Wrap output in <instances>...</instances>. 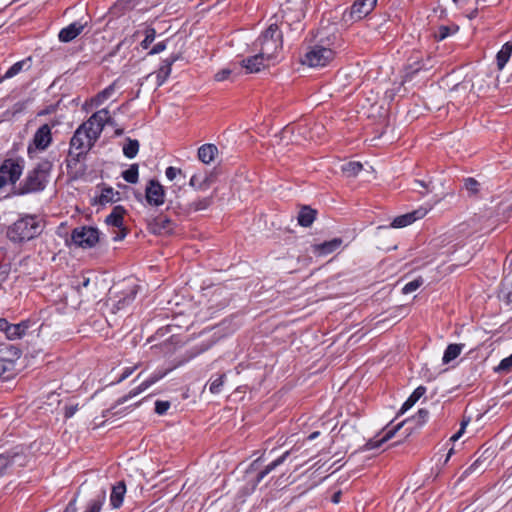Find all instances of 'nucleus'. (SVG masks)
I'll return each instance as SVG.
<instances>
[{"mask_svg":"<svg viewBox=\"0 0 512 512\" xmlns=\"http://www.w3.org/2000/svg\"><path fill=\"white\" fill-rule=\"evenodd\" d=\"M106 501V491L101 490L95 497L87 503L85 512H100Z\"/></svg>","mask_w":512,"mask_h":512,"instance_id":"obj_29","label":"nucleus"},{"mask_svg":"<svg viewBox=\"0 0 512 512\" xmlns=\"http://www.w3.org/2000/svg\"><path fill=\"white\" fill-rule=\"evenodd\" d=\"M213 182L214 175L212 173L204 172L192 175L189 180V185L195 190L205 191L212 185Z\"/></svg>","mask_w":512,"mask_h":512,"instance_id":"obj_16","label":"nucleus"},{"mask_svg":"<svg viewBox=\"0 0 512 512\" xmlns=\"http://www.w3.org/2000/svg\"><path fill=\"white\" fill-rule=\"evenodd\" d=\"M512 55V42L504 43L496 55V63L499 70L504 69Z\"/></svg>","mask_w":512,"mask_h":512,"instance_id":"obj_27","label":"nucleus"},{"mask_svg":"<svg viewBox=\"0 0 512 512\" xmlns=\"http://www.w3.org/2000/svg\"><path fill=\"white\" fill-rule=\"evenodd\" d=\"M463 348L464 344H449L444 351L442 362L444 364L450 363L461 354Z\"/></svg>","mask_w":512,"mask_h":512,"instance_id":"obj_30","label":"nucleus"},{"mask_svg":"<svg viewBox=\"0 0 512 512\" xmlns=\"http://www.w3.org/2000/svg\"><path fill=\"white\" fill-rule=\"evenodd\" d=\"M32 322L30 320H23L17 324H10L6 337L9 340L20 339L26 335L27 330L31 327Z\"/></svg>","mask_w":512,"mask_h":512,"instance_id":"obj_23","label":"nucleus"},{"mask_svg":"<svg viewBox=\"0 0 512 512\" xmlns=\"http://www.w3.org/2000/svg\"><path fill=\"white\" fill-rule=\"evenodd\" d=\"M333 57L334 52L332 49L315 45L305 53L302 63L312 68L324 67Z\"/></svg>","mask_w":512,"mask_h":512,"instance_id":"obj_7","label":"nucleus"},{"mask_svg":"<svg viewBox=\"0 0 512 512\" xmlns=\"http://www.w3.org/2000/svg\"><path fill=\"white\" fill-rule=\"evenodd\" d=\"M86 24L75 21L68 26L62 28L58 34L60 42L68 43L74 40L78 35L82 33Z\"/></svg>","mask_w":512,"mask_h":512,"instance_id":"obj_15","label":"nucleus"},{"mask_svg":"<svg viewBox=\"0 0 512 512\" xmlns=\"http://www.w3.org/2000/svg\"><path fill=\"white\" fill-rule=\"evenodd\" d=\"M266 58L260 53L250 56L241 61V66L246 69L247 73H257L265 67Z\"/></svg>","mask_w":512,"mask_h":512,"instance_id":"obj_20","label":"nucleus"},{"mask_svg":"<svg viewBox=\"0 0 512 512\" xmlns=\"http://www.w3.org/2000/svg\"><path fill=\"white\" fill-rule=\"evenodd\" d=\"M10 270H11L10 264H0V287L8 279Z\"/></svg>","mask_w":512,"mask_h":512,"instance_id":"obj_49","label":"nucleus"},{"mask_svg":"<svg viewBox=\"0 0 512 512\" xmlns=\"http://www.w3.org/2000/svg\"><path fill=\"white\" fill-rule=\"evenodd\" d=\"M319 435H320V432H319V431L312 432V433L307 437V440H308V441H312V440L316 439Z\"/></svg>","mask_w":512,"mask_h":512,"instance_id":"obj_64","label":"nucleus"},{"mask_svg":"<svg viewBox=\"0 0 512 512\" xmlns=\"http://www.w3.org/2000/svg\"><path fill=\"white\" fill-rule=\"evenodd\" d=\"M136 368H137V366L124 368L121 376L114 383H120V382L124 381L125 379H127L135 371Z\"/></svg>","mask_w":512,"mask_h":512,"instance_id":"obj_55","label":"nucleus"},{"mask_svg":"<svg viewBox=\"0 0 512 512\" xmlns=\"http://www.w3.org/2000/svg\"><path fill=\"white\" fill-rule=\"evenodd\" d=\"M166 41H161L155 44L149 52V55H155L163 52L166 49Z\"/></svg>","mask_w":512,"mask_h":512,"instance_id":"obj_54","label":"nucleus"},{"mask_svg":"<svg viewBox=\"0 0 512 512\" xmlns=\"http://www.w3.org/2000/svg\"><path fill=\"white\" fill-rule=\"evenodd\" d=\"M44 229L42 218L36 214H21L7 229L13 243H24L38 237Z\"/></svg>","mask_w":512,"mask_h":512,"instance_id":"obj_1","label":"nucleus"},{"mask_svg":"<svg viewBox=\"0 0 512 512\" xmlns=\"http://www.w3.org/2000/svg\"><path fill=\"white\" fill-rule=\"evenodd\" d=\"M10 323L5 318H0V332H4L5 334L8 331Z\"/></svg>","mask_w":512,"mask_h":512,"instance_id":"obj_60","label":"nucleus"},{"mask_svg":"<svg viewBox=\"0 0 512 512\" xmlns=\"http://www.w3.org/2000/svg\"><path fill=\"white\" fill-rule=\"evenodd\" d=\"M342 244L341 238H334L320 244H315L312 251L317 256H326L336 251Z\"/></svg>","mask_w":512,"mask_h":512,"instance_id":"obj_18","label":"nucleus"},{"mask_svg":"<svg viewBox=\"0 0 512 512\" xmlns=\"http://www.w3.org/2000/svg\"><path fill=\"white\" fill-rule=\"evenodd\" d=\"M119 195V192L114 191L112 187H103L98 197V202L101 205L117 202L120 199Z\"/></svg>","mask_w":512,"mask_h":512,"instance_id":"obj_31","label":"nucleus"},{"mask_svg":"<svg viewBox=\"0 0 512 512\" xmlns=\"http://www.w3.org/2000/svg\"><path fill=\"white\" fill-rule=\"evenodd\" d=\"M316 214V210L303 206L297 216L298 224L302 227H310L316 219Z\"/></svg>","mask_w":512,"mask_h":512,"instance_id":"obj_26","label":"nucleus"},{"mask_svg":"<svg viewBox=\"0 0 512 512\" xmlns=\"http://www.w3.org/2000/svg\"><path fill=\"white\" fill-rule=\"evenodd\" d=\"M231 73H232V71L230 69L225 68V69L218 71L215 74L214 78L216 81L221 82V81L228 79L229 76L231 75Z\"/></svg>","mask_w":512,"mask_h":512,"instance_id":"obj_53","label":"nucleus"},{"mask_svg":"<svg viewBox=\"0 0 512 512\" xmlns=\"http://www.w3.org/2000/svg\"><path fill=\"white\" fill-rule=\"evenodd\" d=\"M448 30L449 29L447 27L440 28V35H439L440 40H442L448 36Z\"/></svg>","mask_w":512,"mask_h":512,"instance_id":"obj_63","label":"nucleus"},{"mask_svg":"<svg viewBox=\"0 0 512 512\" xmlns=\"http://www.w3.org/2000/svg\"><path fill=\"white\" fill-rule=\"evenodd\" d=\"M218 153V148L214 144H203L198 148V159L204 164L211 163L216 154Z\"/></svg>","mask_w":512,"mask_h":512,"instance_id":"obj_25","label":"nucleus"},{"mask_svg":"<svg viewBox=\"0 0 512 512\" xmlns=\"http://www.w3.org/2000/svg\"><path fill=\"white\" fill-rule=\"evenodd\" d=\"M53 162L49 159H42L27 173V176L20 184L19 194H29L43 191L50 178Z\"/></svg>","mask_w":512,"mask_h":512,"instance_id":"obj_2","label":"nucleus"},{"mask_svg":"<svg viewBox=\"0 0 512 512\" xmlns=\"http://www.w3.org/2000/svg\"><path fill=\"white\" fill-rule=\"evenodd\" d=\"M121 175L126 182L136 184L139 180L138 164H131L127 170L122 172Z\"/></svg>","mask_w":512,"mask_h":512,"instance_id":"obj_39","label":"nucleus"},{"mask_svg":"<svg viewBox=\"0 0 512 512\" xmlns=\"http://www.w3.org/2000/svg\"><path fill=\"white\" fill-rule=\"evenodd\" d=\"M125 494L126 484L124 481H119L112 486L110 494V505L113 509H118L122 506Z\"/></svg>","mask_w":512,"mask_h":512,"instance_id":"obj_21","label":"nucleus"},{"mask_svg":"<svg viewBox=\"0 0 512 512\" xmlns=\"http://www.w3.org/2000/svg\"><path fill=\"white\" fill-rule=\"evenodd\" d=\"M81 128H83V131L89 134L90 139H92L94 142L100 137L102 130L99 128V125H89V120L82 123L80 125Z\"/></svg>","mask_w":512,"mask_h":512,"instance_id":"obj_41","label":"nucleus"},{"mask_svg":"<svg viewBox=\"0 0 512 512\" xmlns=\"http://www.w3.org/2000/svg\"><path fill=\"white\" fill-rule=\"evenodd\" d=\"M178 57L171 55L161 62V66L156 72L157 87L162 86L172 71V65L177 61Z\"/></svg>","mask_w":512,"mask_h":512,"instance_id":"obj_17","label":"nucleus"},{"mask_svg":"<svg viewBox=\"0 0 512 512\" xmlns=\"http://www.w3.org/2000/svg\"><path fill=\"white\" fill-rule=\"evenodd\" d=\"M291 451H285L281 456L270 462L268 465H266L255 478L254 485H258L268 474H270L272 471H274L277 467L282 465L287 458L289 457Z\"/></svg>","mask_w":512,"mask_h":512,"instance_id":"obj_19","label":"nucleus"},{"mask_svg":"<svg viewBox=\"0 0 512 512\" xmlns=\"http://www.w3.org/2000/svg\"><path fill=\"white\" fill-rule=\"evenodd\" d=\"M77 411V406H69L65 408L64 416L66 418H71Z\"/></svg>","mask_w":512,"mask_h":512,"instance_id":"obj_59","label":"nucleus"},{"mask_svg":"<svg viewBox=\"0 0 512 512\" xmlns=\"http://www.w3.org/2000/svg\"><path fill=\"white\" fill-rule=\"evenodd\" d=\"M464 188L468 191L470 195H476L479 192L480 183L472 178L468 177L464 179Z\"/></svg>","mask_w":512,"mask_h":512,"instance_id":"obj_43","label":"nucleus"},{"mask_svg":"<svg viewBox=\"0 0 512 512\" xmlns=\"http://www.w3.org/2000/svg\"><path fill=\"white\" fill-rule=\"evenodd\" d=\"M90 283V279L89 278H83L82 282L78 284L77 288L78 290H80L81 288H86Z\"/></svg>","mask_w":512,"mask_h":512,"instance_id":"obj_62","label":"nucleus"},{"mask_svg":"<svg viewBox=\"0 0 512 512\" xmlns=\"http://www.w3.org/2000/svg\"><path fill=\"white\" fill-rule=\"evenodd\" d=\"M341 491H337L333 494L331 501L335 504L339 503L341 500Z\"/></svg>","mask_w":512,"mask_h":512,"instance_id":"obj_61","label":"nucleus"},{"mask_svg":"<svg viewBox=\"0 0 512 512\" xmlns=\"http://www.w3.org/2000/svg\"><path fill=\"white\" fill-rule=\"evenodd\" d=\"M481 464H482V461L480 458H478L469 467H467L464 470L462 476L468 477L469 475L473 474L474 472H476L478 470V468L481 466Z\"/></svg>","mask_w":512,"mask_h":512,"instance_id":"obj_50","label":"nucleus"},{"mask_svg":"<svg viewBox=\"0 0 512 512\" xmlns=\"http://www.w3.org/2000/svg\"><path fill=\"white\" fill-rule=\"evenodd\" d=\"M165 375H166V372H161V371H156V372L152 373L146 380H144L136 388L130 390L128 392V394L120 397L117 400V404L122 405V404L126 403L128 400L139 395L140 393L147 390L150 386L157 383L159 380H161L163 377H165Z\"/></svg>","mask_w":512,"mask_h":512,"instance_id":"obj_13","label":"nucleus"},{"mask_svg":"<svg viewBox=\"0 0 512 512\" xmlns=\"http://www.w3.org/2000/svg\"><path fill=\"white\" fill-rule=\"evenodd\" d=\"M71 239L81 248H92L99 242V230L91 226L77 227L72 231Z\"/></svg>","mask_w":512,"mask_h":512,"instance_id":"obj_9","label":"nucleus"},{"mask_svg":"<svg viewBox=\"0 0 512 512\" xmlns=\"http://www.w3.org/2000/svg\"><path fill=\"white\" fill-rule=\"evenodd\" d=\"M213 203V195L203 198H198L196 200L191 201L188 204V208L190 211L198 212L202 210H206Z\"/></svg>","mask_w":512,"mask_h":512,"instance_id":"obj_36","label":"nucleus"},{"mask_svg":"<svg viewBox=\"0 0 512 512\" xmlns=\"http://www.w3.org/2000/svg\"><path fill=\"white\" fill-rule=\"evenodd\" d=\"M402 425H403V423L397 424L393 429L387 431V433L380 440H369L365 444V448L367 450H372V449L379 448L382 443H384L387 440L391 439L394 436V434L396 433V431L401 428Z\"/></svg>","mask_w":512,"mask_h":512,"instance_id":"obj_34","label":"nucleus"},{"mask_svg":"<svg viewBox=\"0 0 512 512\" xmlns=\"http://www.w3.org/2000/svg\"><path fill=\"white\" fill-rule=\"evenodd\" d=\"M495 0H475L476 7L479 8V10L484 9L485 7L494 4Z\"/></svg>","mask_w":512,"mask_h":512,"instance_id":"obj_56","label":"nucleus"},{"mask_svg":"<svg viewBox=\"0 0 512 512\" xmlns=\"http://www.w3.org/2000/svg\"><path fill=\"white\" fill-rule=\"evenodd\" d=\"M181 172V169L169 166L165 170V176L167 177L168 180L173 181L178 174H181Z\"/></svg>","mask_w":512,"mask_h":512,"instance_id":"obj_52","label":"nucleus"},{"mask_svg":"<svg viewBox=\"0 0 512 512\" xmlns=\"http://www.w3.org/2000/svg\"><path fill=\"white\" fill-rule=\"evenodd\" d=\"M25 168V160L22 157L5 159L0 165V189L7 184L14 185L21 177Z\"/></svg>","mask_w":512,"mask_h":512,"instance_id":"obj_5","label":"nucleus"},{"mask_svg":"<svg viewBox=\"0 0 512 512\" xmlns=\"http://www.w3.org/2000/svg\"><path fill=\"white\" fill-rule=\"evenodd\" d=\"M362 168V164L356 161H351L342 165V171L347 177L357 176Z\"/></svg>","mask_w":512,"mask_h":512,"instance_id":"obj_40","label":"nucleus"},{"mask_svg":"<svg viewBox=\"0 0 512 512\" xmlns=\"http://www.w3.org/2000/svg\"><path fill=\"white\" fill-rule=\"evenodd\" d=\"M255 49L259 50L267 62L275 58L277 52L282 48V32L278 25L273 23L256 39Z\"/></svg>","mask_w":512,"mask_h":512,"instance_id":"obj_3","label":"nucleus"},{"mask_svg":"<svg viewBox=\"0 0 512 512\" xmlns=\"http://www.w3.org/2000/svg\"><path fill=\"white\" fill-rule=\"evenodd\" d=\"M429 412L426 409H419L416 415L413 417V421L421 426L428 420Z\"/></svg>","mask_w":512,"mask_h":512,"instance_id":"obj_47","label":"nucleus"},{"mask_svg":"<svg viewBox=\"0 0 512 512\" xmlns=\"http://www.w3.org/2000/svg\"><path fill=\"white\" fill-rule=\"evenodd\" d=\"M88 120L89 125H99V128L103 131L108 120V109L104 108L93 113Z\"/></svg>","mask_w":512,"mask_h":512,"instance_id":"obj_37","label":"nucleus"},{"mask_svg":"<svg viewBox=\"0 0 512 512\" xmlns=\"http://www.w3.org/2000/svg\"><path fill=\"white\" fill-rule=\"evenodd\" d=\"M57 124L53 121L51 124H43L34 133L32 143L29 144L27 152L30 158L33 157L35 150L45 151L52 143V128Z\"/></svg>","mask_w":512,"mask_h":512,"instance_id":"obj_8","label":"nucleus"},{"mask_svg":"<svg viewBox=\"0 0 512 512\" xmlns=\"http://www.w3.org/2000/svg\"><path fill=\"white\" fill-rule=\"evenodd\" d=\"M423 282L424 281H423L422 277H418V278L406 283L404 285V287L402 288V293L407 295V294H410V293L416 291L419 287H421Z\"/></svg>","mask_w":512,"mask_h":512,"instance_id":"obj_44","label":"nucleus"},{"mask_svg":"<svg viewBox=\"0 0 512 512\" xmlns=\"http://www.w3.org/2000/svg\"><path fill=\"white\" fill-rule=\"evenodd\" d=\"M425 213L421 211H413L410 213H406L400 216H397L393 219L391 222L392 228H404L413 222H415L417 219H420L424 216Z\"/></svg>","mask_w":512,"mask_h":512,"instance_id":"obj_24","label":"nucleus"},{"mask_svg":"<svg viewBox=\"0 0 512 512\" xmlns=\"http://www.w3.org/2000/svg\"><path fill=\"white\" fill-rule=\"evenodd\" d=\"M77 506H76V497H74L67 505L64 512H76Z\"/></svg>","mask_w":512,"mask_h":512,"instance_id":"obj_58","label":"nucleus"},{"mask_svg":"<svg viewBox=\"0 0 512 512\" xmlns=\"http://www.w3.org/2000/svg\"><path fill=\"white\" fill-rule=\"evenodd\" d=\"M138 293V286L134 282H126L116 285L110 290L108 305L113 313H117L135 300Z\"/></svg>","mask_w":512,"mask_h":512,"instance_id":"obj_4","label":"nucleus"},{"mask_svg":"<svg viewBox=\"0 0 512 512\" xmlns=\"http://www.w3.org/2000/svg\"><path fill=\"white\" fill-rule=\"evenodd\" d=\"M18 465L25 466V455L18 448L8 450L0 454V478L4 476L10 468Z\"/></svg>","mask_w":512,"mask_h":512,"instance_id":"obj_11","label":"nucleus"},{"mask_svg":"<svg viewBox=\"0 0 512 512\" xmlns=\"http://www.w3.org/2000/svg\"><path fill=\"white\" fill-rule=\"evenodd\" d=\"M118 83H119V80H115L113 81L109 86H107L105 89H103L101 92H99L95 99H94V103L95 105L99 106L101 105L104 101H106L107 99H109L115 92V90L118 88Z\"/></svg>","mask_w":512,"mask_h":512,"instance_id":"obj_32","label":"nucleus"},{"mask_svg":"<svg viewBox=\"0 0 512 512\" xmlns=\"http://www.w3.org/2000/svg\"><path fill=\"white\" fill-rule=\"evenodd\" d=\"M169 408H170L169 401L157 400L155 402V412L158 415H164L168 411Z\"/></svg>","mask_w":512,"mask_h":512,"instance_id":"obj_48","label":"nucleus"},{"mask_svg":"<svg viewBox=\"0 0 512 512\" xmlns=\"http://www.w3.org/2000/svg\"><path fill=\"white\" fill-rule=\"evenodd\" d=\"M124 214L125 209L118 205L113 208L112 212L107 215L105 219L107 225L120 229V231L113 236L114 241H121L126 236L125 229L123 228Z\"/></svg>","mask_w":512,"mask_h":512,"instance_id":"obj_14","label":"nucleus"},{"mask_svg":"<svg viewBox=\"0 0 512 512\" xmlns=\"http://www.w3.org/2000/svg\"><path fill=\"white\" fill-rule=\"evenodd\" d=\"M512 367V354L502 359L499 365L495 368L496 372H508Z\"/></svg>","mask_w":512,"mask_h":512,"instance_id":"obj_46","label":"nucleus"},{"mask_svg":"<svg viewBox=\"0 0 512 512\" xmlns=\"http://www.w3.org/2000/svg\"><path fill=\"white\" fill-rule=\"evenodd\" d=\"M377 0H355L342 14V21L345 24H352L360 21L369 15L374 9Z\"/></svg>","mask_w":512,"mask_h":512,"instance_id":"obj_6","label":"nucleus"},{"mask_svg":"<svg viewBox=\"0 0 512 512\" xmlns=\"http://www.w3.org/2000/svg\"><path fill=\"white\" fill-rule=\"evenodd\" d=\"M226 379L225 374L218 375L215 379H211L209 383V391L212 394H219L222 391Z\"/></svg>","mask_w":512,"mask_h":512,"instance_id":"obj_42","label":"nucleus"},{"mask_svg":"<svg viewBox=\"0 0 512 512\" xmlns=\"http://www.w3.org/2000/svg\"><path fill=\"white\" fill-rule=\"evenodd\" d=\"M468 423H469V420H463L461 422L460 429L454 435L451 436L450 441L456 442L457 440H459L462 437V435L464 434Z\"/></svg>","mask_w":512,"mask_h":512,"instance_id":"obj_51","label":"nucleus"},{"mask_svg":"<svg viewBox=\"0 0 512 512\" xmlns=\"http://www.w3.org/2000/svg\"><path fill=\"white\" fill-rule=\"evenodd\" d=\"M16 375V364L12 361H0V379L8 381Z\"/></svg>","mask_w":512,"mask_h":512,"instance_id":"obj_33","label":"nucleus"},{"mask_svg":"<svg viewBox=\"0 0 512 512\" xmlns=\"http://www.w3.org/2000/svg\"><path fill=\"white\" fill-rule=\"evenodd\" d=\"M415 183L420 185L422 188L426 190V192L431 191V181H424V180H415Z\"/></svg>","mask_w":512,"mask_h":512,"instance_id":"obj_57","label":"nucleus"},{"mask_svg":"<svg viewBox=\"0 0 512 512\" xmlns=\"http://www.w3.org/2000/svg\"><path fill=\"white\" fill-rule=\"evenodd\" d=\"M30 61V58H27V59H24V60H21V61H18L16 63H14L6 72L3 76H0V84L5 80V79H10L16 75H18L23 69L25 66H27L28 62Z\"/></svg>","mask_w":512,"mask_h":512,"instance_id":"obj_35","label":"nucleus"},{"mask_svg":"<svg viewBox=\"0 0 512 512\" xmlns=\"http://www.w3.org/2000/svg\"><path fill=\"white\" fill-rule=\"evenodd\" d=\"M426 393V387L418 386L412 394L408 397V399L403 403L399 414H404L407 410H409L414 404Z\"/></svg>","mask_w":512,"mask_h":512,"instance_id":"obj_28","label":"nucleus"},{"mask_svg":"<svg viewBox=\"0 0 512 512\" xmlns=\"http://www.w3.org/2000/svg\"><path fill=\"white\" fill-rule=\"evenodd\" d=\"M139 141L136 139L128 138L126 143L123 146V154L128 159H133L136 157L139 151Z\"/></svg>","mask_w":512,"mask_h":512,"instance_id":"obj_38","label":"nucleus"},{"mask_svg":"<svg viewBox=\"0 0 512 512\" xmlns=\"http://www.w3.org/2000/svg\"><path fill=\"white\" fill-rule=\"evenodd\" d=\"M156 37V30L153 27H147L145 29V38L141 42V47L143 49H148L149 46L153 43Z\"/></svg>","mask_w":512,"mask_h":512,"instance_id":"obj_45","label":"nucleus"},{"mask_svg":"<svg viewBox=\"0 0 512 512\" xmlns=\"http://www.w3.org/2000/svg\"><path fill=\"white\" fill-rule=\"evenodd\" d=\"M21 355V349L13 344L0 345V361H12L13 364H16Z\"/></svg>","mask_w":512,"mask_h":512,"instance_id":"obj_22","label":"nucleus"},{"mask_svg":"<svg viewBox=\"0 0 512 512\" xmlns=\"http://www.w3.org/2000/svg\"><path fill=\"white\" fill-rule=\"evenodd\" d=\"M94 144V141L90 139L89 134L83 131V128L80 126L75 130L71 140H70V155H75V159L78 158L85 153L88 149H90Z\"/></svg>","mask_w":512,"mask_h":512,"instance_id":"obj_10","label":"nucleus"},{"mask_svg":"<svg viewBox=\"0 0 512 512\" xmlns=\"http://www.w3.org/2000/svg\"><path fill=\"white\" fill-rule=\"evenodd\" d=\"M145 198L149 205L159 207L165 202L164 187L155 179H150L145 188Z\"/></svg>","mask_w":512,"mask_h":512,"instance_id":"obj_12","label":"nucleus"}]
</instances>
